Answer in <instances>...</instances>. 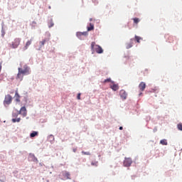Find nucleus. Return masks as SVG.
I'll return each instance as SVG.
<instances>
[{"label": "nucleus", "mask_w": 182, "mask_h": 182, "mask_svg": "<svg viewBox=\"0 0 182 182\" xmlns=\"http://www.w3.org/2000/svg\"><path fill=\"white\" fill-rule=\"evenodd\" d=\"M91 50H92V51L95 50L99 54L103 53L102 47L98 45H96L95 42L91 43Z\"/></svg>", "instance_id": "nucleus-1"}, {"label": "nucleus", "mask_w": 182, "mask_h": 182, "mask_svg": "<svg viewBox=\"0 0 182 182\" xmlns=\"http://www.w3.org/2000/svg\"><path fill=\"white\" fill-rule=\"evenodd\" d=\"M21 42V39L20 38H16L11 43L9 44V46L11 48H17L18 47V46L20 45V43Z\"/></svg>", "instance_id": "nucleus-2"}, {"label": "nucleus", "mask_w": 182, "mask_h": 182, "mask_svg": "<svg viewBox=\"0 0 182 182\" xmlns=\"http://www.w3.org/2000/svg\"><path fill=\"white\" fill-rule=\"evenodd\" d=\"M18 72H20L21 73H23V75H28L31 74L30 68H28V66L27 65H24L23 68H18Z\"/></svg>", "instance_id": "nucleus-3"}, {"label": "nucleus", "mask_w": 182, "mask_h": 182, "mask_svg": "<svg viewBox=\"0 0 182 182\" xmlns=\"http://www.w3.org/2000/svg\"><path fill=\"white\" fill-rule=\"evenodd\" d=\"M12 100H13V98L10 95H6V97L4 98V106L11 105Z\"/></svg>", "instance_id": "nucleus-4"}, {"label": "nucleus", "mask_w": 182, "mask_h": 182, "mask_svg": "<svg viewBox=\"0 0 182 182\" xmlns=\"http://www.w3.org/2000/svg\"><path fill=\"white\" fill-rule=\"evenodd\" d=\"M132 164V160L131 158H125L124 160V167H130Z\"/></svg>", "instance_id": "nucleus-5"}, {"label": "nucleus", "mask_w": 182, "mask_h": 182, "mask_svg": "<svg viewBox=\"0 0 182 182\" xmlns=\"http://www.w3.org/2000/svg\"><path fill=\"white\" fill-rule=\"evenodd\" d=\"M119 95L122 100H125L127 98L128 94L124 90H121L119 92Z\"/></svg>", "instance_id": "nucleus-6"}, {"label": "nucleus", "mask_w": 182, "mask_h": 182, "mask_svg": "<svg viewBox=\"0 0 182 182\" xmlns=\"http://www.w3.org/2000/svg\"><path fill=\"white\" fill-rule=\"evenodd\" d=\"M18 114H21L23 117H26V115L28 114L27 110L26 107H21L20 111L18 112Z\"/></svg>", "instance_id": "nucleus-7"}, {"label": "nucleus", "mask_w": 182, "mask_h": 182, "mask_svg": "<svg viewBox=\"0 0 182 182\" xmlns=\"http://www.w3.org/2000/svg\"><path fill=\"white\" fill-rule=\"evenodd\" d=\"M33 41V38H31L30 40H28L26 43V45L23 48V50H26L29 48V46H31V44H32V42Z\"/></svg>", "instance_id": "nucleus-8"}, {"label": "nucleus", "mask_w": 182, "mask_h": 182, "mask_svg": "<svg viewBox=\"0 0 182 182\" xmlns=\"http://www.w3.org/2000/svg\"><path fill=\"white\" fill-rule=\"evenodd\" d=\"M94 29H95L94 24L92 23H90L89 26L87 27V31L90 32V31H94Z\"/></svg>", "instance_id": "nucleus-9"}, {"label": "nucleus", "mask_w": 182, "mask_h": 182, "mask_svg": "<svg viewBox=\"0 0 182 182\" xmlns=\"http://www.w3.org/2000/svg\"><path fill=\"white\" fill-rule=\"evenodd\" d=\"M133 41H134V39L131 38L129 43H126V48L127 49H129L133 46Z\"/></svg>", "instance_id": "nucleus-10"}, {"label": "nucleus", "mask_w": 182, "mask_h": 182, "mask_svg": "<svg viewBox=\"0 0 182 182\" xmlns=\"http://www.w3.org/2000/svg\"><path fill=\"white\" fill-rule=\"evenodd\" d=\"M139 87L140 90H141V92H143V91L145 90V88H146V83L144 82H141L139 84Z\"/></svg>", "instance_id": "nucleus-11"}, {"label": "nucleus", "mask_w": 182, "mask_h": 182, "mask_svg": "<svg viewBox=\"0 0 182 182\" xmlns=\"http://www.w3.org/2000/svg\"><path fill=\"white\" fill-rule=\"evenodd\" d=\"M110 87L112 90L117 91L119 89V85L113 83L112 85H110Z\"/></svg>", "instance_id": "nucleus-12"}, {"label": "nucleus", "mask_w": 182, "mask_h": 182, "mask_svg": "<svg viewBox=\"0 0 182 182\" xmlns=\"http://www.w3.org/2000/svg\"><path fill=\"white\" fill-rule=\"evenodd\" d=\"M23 75H24L23 73H21L20 71H18L16 79L21 81V80H23Z\"/></svg>", "instance_id": "nucleus-13"}, {"label": "nucleus", "mask_w": 182, "mask_h": 182, "mask_svg": "<svg viewBox=\"0 0 182 182\" xmlns=\"http://www.w3.org/2000/svg\"><path fill=\"white\" fill-rule=\"evenodd\" d=\"M48 40L47 38H46V39H43L41 41H40L39 42L40 46L43 47L46 44V43L48 42Z\"/></svg>", "instance_id": "nucleus-14"}, {"label": "nucleus", "mask_w": 182, "mask_h": 182, "mask_svg": "<svg viewBox=\"0 0 182 182\" xmlns=\"http://www.w3.org/2000/svg\"><path fill=\"white\" fill-rule=\"evenodd\" d=\"M15 98H16V101L19 102H20V96L18 93V91H16V94H15Z\"/></svg>", "instance_id": "nucleus-15"}, {"label": "nucleus", "mask_w": 182, "mask_h": 182, "mask_svg": "<svg viewBox=\"0 0 182 182\" xmlns=\"http://www.w3.org/2000/svg\"><path fill=\"white\" fill-rule=\"evenodd\" d=\"M160 144H161L163 146H167L168 145L167 140H166V139L161 140Z\"/></svg>", "instance_id": "nucleus-16"}, {"label": "nucleus", "mask_w": 182, "mask_h": 182, "mask_svg": "<svg viewBox=\"0 0 182 182\" xmlns=\"http://www.w3.org/2000/svg\"><path fill=\"white\" fill-rule=\"evenodd\" d=\"M38 132H33L31 134H30V136L31 137V138H33V137H35V136H38Z\"/></svg>", "instance_id": "nucleus-17"}, {"label": "nucleus", "mask_w": 182, "mask_h": 182, "mask_svg": "<svg viewBox=\"0 0 182 182\" xmlns=\"http://www.w3.org/2000/svg\"><path fill=\"white\" fill-rule=\"evenodd\" d=\"M142 38L138 36H135V41H136L137 43H140V41H142Z\"/></svg>", "instance_id": "nucleus-18"}, {"label": "nucleus", "mask_w": 182, "mask_h": 182, "mask_svg": "<svg viewBox=\"0 0 182 182\" xmlns=\"http://www.w3.org/2000/svg\"><path fill=\"white\" fill-rule=\"evenodd\" d=\"M132 20H134V23L135 24H138L140 21L139 18H132Z\"/></svg>", "instance_id": "nucleus-19"}, {"label": "nucleus", "mask_w": 182, "mask_h": 182, "mask_svg": "<svg viewBox=\"0 0 182 182\" xmlns=\"http://www.w3.org/2000/svg\"><path fill=\"white\" fill-rule=\"evenodd\" d=\"M82 155H86V156H90L91 155L90 151H82Z\"/></svg>", "instance_id": "nucleus-20"}, {"label": "nucleus", "mask_w": 182, "mask_h": 182, "mask_svg": "<svg viewBox=\"0 0 182 182\" xmlns=\"http://www.w3.org/2000/svg\"><path fill=\"white\" fill-rule=\"evenodd\" d=\"M64 176L67 178V179H70V173H69L68 172H66L64 175Z\"/></svg>", "instance_id": "nucleus-21"}, {"label": "nucleus", "mask_w": 182, "mask_h": 182, "mask_svg": "<svg viewBox=\"0 0 182 182\" xmlns=\"http://www.w3.org/2000/svg\"><path fill=\"white\" fill-rule=\"evenodd\" d=\"M76 36L79 38H81L82 35V32H77L76 33Z\"/></svg>", "instance_id": "nucleus-22"}, {"label": "nucleus", "mask_w": 182, "mask_h": 182, "mask_svg": "<svg viewBox=\"0 0 182 182\" xmlns=\"http://www.w3.org/2000/svg\"><path fill=\"white\" fill-rule=\"evenodd\" d=\"M20 121H21V118L12 119L13 123H16V122H17L18 123H19Z\"/></svg>", "instance_id": "nucleus-23"}, {"label": "nucleus", "mask_w": 182, "mask_h": 182, "mask_svg": "<svg viewBox=\"0 0 182 182\" xmlns=\"http://www.w3.org/2000/svg\"><path fill=\"white\" fill-rule=\"evenodd\" d=\"M81 35L82 36H88V32L87 31L81 32Z\"/></svg>", "instance_id": "nucleus-24"}, {"label": "nucleus", "mask_w": 182, "mask_h": 182, "mask_svg": "<svg viewBox=\"0 0 182 182\" xmlns=\"http://www.w3.org/2000/svg\"><path fill=\"white\" fill-rule=\"evenodd\" d=\"M178 129L182 131V124H178Z\"/></svg>", "instance_id": "nucleus-25"}, {"label": "nucleus", "mask_w": 182, "mask_h": 182, "mask_svg": "<svg viewBox=\"0 0 182 182\" xmlns=\"http://www.w3.org/2000/svg\"><path fill=\"white\" fill-rule=\"evenodd\" d=\"M97 164H98L97 161L91 163V166H95L96 167H97Z\"/></svg>", "instance_id": "nucleus-26"}, {"label": "nucleus", "mask_w": 182, "mask_h": 182, "mask_svg": "<svg viewBox=\"0 0 182 182\" xmlns=\"http://www.w3.org/2000/svg\"><path fill=\"white\" fill-rule=\"evenodd\" d=\"M77 99L78 100H81V93H78V94H77Z\"/></svg>", "instance_id": "nucleus-27"}, {"label": "nucleus", "mask_w": 182, "mask_h": 182, "mask_svg": "<svg viewBox=\"0 0 182 182\" xmlns=\"http://www.w3.org/2000/svg\"><path fill=\"white\" fill-rule=\"evenodd\" d=\"M107 82H112L110 78H107L105 80L104 83H107Z\"/></svg>", "instance_id": "nucleus-28"}, {"label": "nucleus", "mask_w": 182, "mask_h": 182, "mask_svg": "<svg viewBox=\"0 0 182 182\" xmlns=\"http://www.w3.org/2000/svg\"><path fill=\"white\" fill-rule=\"evenodd\" d=\"M1 70H2V63H0V72H1Z\"/></svg>", "instance_id": "nucleus-29"}, {"label": "nucleus", "mask_w": 182, "mask_h": 182, "mask_svg": "<svg viewBox=\"0 0 182 182\" xmlns=\"http://www.w3.org/2000/svg\"><path fill=\"white\" fill-rule=\"evenodd\" d=\"M73 152L76 153L77 152V149H73Z\"/></svg>", "instance_id": "nucleus-30"}, {"label": "nucleus", "mask_w": 182, "mask_h": 182, "mask_svg": "<svg viewBox=\"0 0 182 182\" xmlns=\"http://www.w3.org/2000/svg\"><path fill=\"white\" fill-rule=\"evenodd\" d=\"M119 129V130H123V127H120Z\"/></svg>", "instance_id": "nucleus-31"}, {"label": "nucleus", "mask_w": 182, "mask_h": 182, "mask_svg": "<svg viewBox=\"0 0 182 182\" xmlns=\"http://www.w3.org/2000/svg\"><path fill=\"white\" fill-rule=\"evenodd\" d=\"M89 21H92L93 19H92V18H90Z\"/></svg>", "instance_id": "nucleus-32"}, {"label": "nucleus", "mask_w": 182, "mask_h": 182, "mask_svg": "<svg viewBox=\"0 0 182 182\" xmlns=\"http://www.w3.org/2000/svg\"><path fill=\"white\" fill-rule=\"evenodd\" d=\"M53 25H54V24H53V23H52V24H51V26H50V27H53Z\"/></svg>", "instance_id": "nucleus-33"}, {"label": "nucleus", "mask_w": 182, "mask_h": 182, "mask_svg": "<svg viewBox=\"0 0 182 182\" xmlns=\"http://www.w3.org/2000/svg\"><path fill=\"white\" fill-rule=\"evenodd\" d=\"M3 80V77H1L0 81Z\"/></svg>", "instance_id": "nucleus-34"}, {"label": "nucleus", "mask_w": 182, "mask_h": 182, "mask_svg": "<svg viewBox=\"0 0 182 182\" xmlns=\"http://www.w3.org/2000/svg\"><path fill=\"white\" fill-rule=\"evenodd\" d=\"M182 150V149H181Z\"/></svg>", "instance_id": "nucleus-35"}]
</instances>
